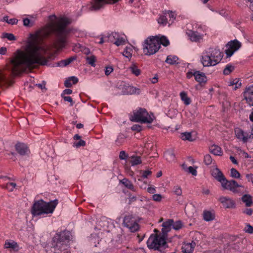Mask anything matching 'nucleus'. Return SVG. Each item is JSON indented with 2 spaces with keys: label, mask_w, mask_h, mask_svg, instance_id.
Here are the masks:
<instances>
[{
  "label": "nucleus",
  "mask_w": 253,
  "mask_h": 253,
  "mask_svg": "<svg viewBox=\"0 0 253 253\" xmlns=\"http://www.w3.org/2000/svg\"><path fill=\"white\" fill-rule=\"evenodd\" d=\"M69 24L66 18L61 19L57 23L46 26L38 30L32 35V40L26 46L25 51L17 50L11 60V73L17 75L24 72L26 68H31L35 65H45L47 60L44 55L48 49L40 44V42L48 37L52 33L55 37V47L58 49L64 48L67 42V37L69 31L67 28Z\"/></svg>",
  "instance_id": "1"
},
{
  "label": "nucleus",
  "mask_w": 253,
  "mask_h": 253,
  "mask_svg": "<svg viewBox=\"0 0 253 253\" xmlns=\"http://www.w3.org/2000/svg\"><path fill=\"white\" fill-rule=\"evenodd\" d=\"M72 239L70 232L63 231L57 233L53 238L52 246L55 251L70 253L69 248Z\"/></svg>",
  "instance_id": "2"
},
{
  "label": "nucleus",
  "mask_w": 253,
  "mask_h": 253,
  "mask_svg": "<svg viewBox=\"0 0 253 253\" xmlns=\"http://www.w3.org/2000/svg\"><path fill=\"white\" fill-rule=\"evenodd\" d=\"M57 205V200L46 202L42 200L36 201L32 207V213L34 216L52 214Z\"/></svg>",
  "instance_id": "3"
},
{
  "label": "nucleus",
  "mask_w": 253,
  "mask_h": 253,
  "mask_svg": "<svg viewBox=\"0 0 253 253\" xmlns=\"http://www.w3.org/2000/svg\"><path fill=\"white\" fill-rule=\"evenodd\" d=\"M222 53L217 48H210L202 55L201 62L204 67L214 66L221 60Z\"/></svg>",
  "instance_id": "4"
},
{
  "label": "nucleus",
  "mask_w": 253,
  "mask_h": 253,
  "mask_svg": "<svg viewBox=\"0 0 253 253\" xmlns=\"http://www.w3.org/2000/svg\"><path fill=\"white\" fill-rule=\"evenodd\" d=\"M155 119L153 113L149 114L146 109L142 108L133 111L132 114L129 115V120L131 122L140 123L141 124H150Z\"/></svg>",
  "instance_id": "5"
},
{
  "label": "nucleus",
  "mask_w": 253,
  "mask_h": 253,
  "mask_svg": "<svg viewBox=\"0 0 253 253\" xmlns=\"http://www.w3.org/2000/svg\"><path fill=\"white\" fill-rule=\"evenodd\" d=\"M160 46L154 37L147 38L143 44V52L145 55H151L156 53L160 49Z\"/></svg>",
  "instance_id": "6"
},
{
  "label": "nucleus",
  "mask_w": 253,
  "mask_h": 253,
  "mask_svg": "<svg viewBox=\"0 0 253 253\" xmlns=\"http://www.w3.org/2000/svg\"><path fill=\"white\" fill-rule=\"evenodd\" d=\"M166 240L160 235H151L147 241V246L150 249L159 250L166 244Z\"/></svg>",
  "instance_id": "7"
},
{
  "label": "nucleus",
  "mask_w": 253,
  "mask_h": 253,
  "mask_svg": "<svg viewBox=\"0 0 253 253\" xmlns=\"http://www.w3.org/2000/svg\"><path fill=\"white\" fill-rule=\"evenodd\" d=\"M119 0H92L91 10H97L103 8L107 4H114Z\"/></svg>",
  "instance_id": "8"
},
{
  "label": "nucleus",
  "mask_w": 253,
  "mask_h": 253,
  "mask_svg": "<svg viewBox=\"0 0 253 253\" xmlns=\"http://www.w3.org/2000/svg\"><path fill=\"white\" fill-rule=\"evenodd\" d=\"M124 224L132 232L137 231L139 228L138 224L136 222L135 220L130 215L125 217Z\"/></svg>",
  "instance_id": "9"
},
{
  "label": "nucleus",
  "mask_w": 253,
  "mask_h": 253,
  "mask_svg": "<svg viewBox=\"0 0 253 253\" xmlns=\"http://www.w3.org/2000/svg\"><path fill=\"white\" fill-rule=\"evenodd\" d=\"M221 185L223 189L229 190L233 192H237L238 188L243 187V186L239 184L236 181L233 180L228 181L226 178Z\"/></svg>",
  "instance_id": "10"
},
{
  "label": "nucleus",
  "mask_w": 253,
  "mask_h": 253,
  "mask_svg": "<svg viewBox=\"0 0 253 253\" xmlns=\"http://www.w3.org/2000/svg\"><path fill=\"white\" fill-rule=\"evenodd\" d=\"M235 134L237 137L243 141L245 142L252 136L253 137V134L250 132H245L243 131L240 127H237L235 129Z\"/></svg>",
  "instance_id": "11"
},
{
  "label": "nucleus",
  "mask_w": 253,
  "mask_h": 253,
  "mask_svg": "<svg viewBox=\"0 0 253 253\" xmlns=\"http://www.w3.org/2000/svg\"><path fill=\"white\" fill-rule=\"evenodd\" d=\"M244 96L247 103L250 106H253V85L246 88Z\"/></svg>",
  "instance_id": "12"
},
{
  "label": "nucleus",
  "mask_w": 253,
  "mask_h": 253,
  "mask_svg": "<svg viewBox=\"0 0 253 253\" xmlns=\"http://www.w3.org/2000/svg\"><path fill=\"white\" fill-rule=\"evenodd\" d=\"M211 174L216 180L220 183V184H221L226 178L222 172L217 167H214L212 169Z\"/></svg>",
  "instance_id": "13"
},
{
  "label": "nucleus",
  "mask_w": 253,
  "mask_h": 253,
  "mask_svg": "<svg viewBox=\"0 0 253 253\" xmlns=\"http://www.w3.org/2000/svg\"><path fill=\"white\" fill-rule=\"evenodd\" d=\"M219 201L222 204L223 206L227 209H233L235 208V202L231 199L226 197H221Z\"/></svg>",
  "instance_id": "14"
},
{
  "label": "nucleus",
  "mask_w": 253,
  "mask_h": 253,
  "mask_svg": "<svg viewBox=\"0 0 253 253\" xmlns=\"http://www.w3.org/2000/svg\"><path fill=\"white\" fill-rule=\"evenodd\" d=\"M196 243L194 241L185 242L182 247V251L184 253H192L196 246Z\"/></svg>",
  "instance_id": "15"
},
{
  "label": "nucleus",
  "mask_w": 253,
  "mask_h": 253,
  "mask_svg": "<svg viewBox=\"0 0 253 253\" xmlns=\"http://www.w3.org/2000/svg\"><path fill=\"white\" fill-rule=\"evenodd\" d=\"M16 151L21 155H26L29 153V149L26 144L18 142L15 145Z\"/></svg>",
  "instance_id": "16"
},
{
  "label": "nucleus",
  "mask_w": 253,
  "mask_h": 253,
  "mask_svg": "<svg viewBox=\"0 0 253 253\" xmlns=\"http://www.w3.org/2000/svg\"><path fill=\"white\" fill-rule=\"evenodd\" d=\"M86 144L85 142L82 140L81 136L78 134H76L73 137V146L76 148H79L82 146H84Z\"/></svg>",
  "instance_id": "17"
},
{
  "label": "nucleus",
  "mask_w": 253,
  "mask_h": 253,
  "mask_svg": "<svg viewBox=\"0 0 253 253\" xmlns=\"http://www.w3.org/2000/svg\"><path fill=\"white\" fill-rule=\"evenodd\" d=\"M194 78L195 80L200 84H205L207 81V78L205 74L199 71H195Z\"/></svg>",
  "instance_id": "18"
},
{
  "label": "nucleus",
  "mask_w": 253,
  "mask_h": 253,
  "mask_svg": "<svg viewBox=\"0 0 253 253\" xmlns=\"http://www.w3.org/2000/svg\"><path fill=\"white\" fill-rule=\"evenodd\" d=\"M172 220L169 219L162 224V232L164 236L166 235L172 229Z\"/></svg>",
  "instance_id": "19"
},
{
  "label": "nucleus",
  "mask_w": 253,
  "mask_h": 253,
  "mask_svg": "<svg viewBox=\"0 0 253 253\" xmlns=\"http://www.w3.org/2000/svg\"><path fill=\"white\" fill-rule=\"evenodd\" d=\"M125 94H139L140 92V89L130 85H125V90H123Z\"/></svg>",
  "instance_id": "20"
},
{
  "label": "nucleus",
  "mask_w": 253,
  "mask_h": 253,
  "mask_svg": "<svg viewBox=\"0 0 253 253\" xmlns=\"http://www.w3.org/2000/svg\"><path fill=\"white\" fill-rule=\"evenodd\" d=\"M179 137L183 140L193 141L195 140V134L193 131L184 132L180 133Z\"/></svg>",
  "instance_id": "21"
},
{
  "label": "nucleus",
  "mask_w": 253,
  "mask_h": 253,
  "mask_svg": "<svg viewBox=\"0 0 253 253\" xmlns=\"http://www.w3.org/2000/svg\"><path fill=\"white\" fill-rule=\"evenodd\" d=\"M186 34L189 38V39L192 42H198L202 39V37L197 32L192 30H189Z\"/></svg>",
  "instance_id": "22"
},
{
  "label": "nucleus",
  "mask_w": 253,
  "mask_h": 253,
  "mask_svg": "<svg viewBox=\"0 0 253 253\" xmlns=\"http://www.w3.org/2000/svg\"><path fill=\"white\" fill-rule=\"evenodd\" d=\"M4 247L5 249H10L14 251L18 250V246L16 242L12 240L5 241Z\"/></svg>",
  "instance_id": "23"
},
{
  "label": "nucleus",
  "mask_w": 253,
  "mask_h": 253,
  "mask_svg": "<svg viewBox=\"0 0 253 253\" xmlns=\"http://www.w3.org/2000/svg\"><path fill=\"white\" fill-rule=\"evenodd\" d=\"M203 217L205 221H211L214 219L215 214L213 211L206 210L203 211Z\"/></svg>",
  "instance_id": "24"
},
{
  "label": "nucleus",
  "mask_w": 253,
  "mask_h": 253,
  "mask_svg": "<svg viewBox=\"0 0 253 253\" xmlns=\"http://www.w3.org/2000/svg\"><path fill=\"white\" fill-rule=\"evenodd\" d=\"M155 39H156L157 41H158V42H159V44L161 46V44H162L163 45L165 46H167L169 44V42L168 38L164 36H162L161 37H159L158 36L154 37Z\"/></svg>",
  "instance_id": "25"
},
{
  "label": "nucleus",
  "mask_w": 253,
  "mask_h": 253,
  "mask_svg": "<svg viewBox=\"0 0 253 253\" xmlns=\"http://www.w3.org/2000/svg\"><path fill=\"white\" fill-rule=\"evenodd\" d=\"M166 160L169 162H173L175 160V155L172 149L168 150L164 154Z\"/></svg>",
  "instance_id": "26"
},
{
  "label": "nucleus",
  "mask_w": 253,
  "mask_h": 253,
  "mask_svg": "<svg viewBox=\"0 0 253 253\" xmlns=\"http://www.w3.org/2000/svg\"><path fill=\"white\" fill-rule=\"evenodd\" d=\"M182 169L185 172L191 174L193 176H196L197 174V171L196 167H193L191 166L187 167L185 164H182L181 165Z\"/></svg>",
  "instance_id": "27"
},
{
  "label": "nucleus",
  "mask_w": 253,
  "mask_h": 253,
  "mask_svg": "<svg viewBox=\"0 0 253 253\" xmlns=\"http://www.w3.org/2000/svg\"><path fill=\"white\" fill-rule=\"evenodd\" d=\"M226 46L234 50L235 51L239 49L241 46V43L237 40L231 41L228 42Z\"/></svg>",
  "instance_id": "28"
},
{
  "label": "nucleus",
  "mask_w": 253,
  "mask_h": 253,
  "mask_svg": "<svg viewBox=\"0 0 253 253\" xmlns=\"http://www.w3.org/2000/svg\"><path fill=\"white\" fill-rule=\"evenodd\" d=\"M210 151L211 153L214 155L221 156L223 153L221 148L216 145H212L211 146Z\"/></svg>",
  "instance_id": "29"
},
{
  "label": "nucleus",
  "mask_w": 253,
  "mask_h": 253,
  "mask_svg": "<svg viewBox=\"0 0 253 253\" xmlns=\"http://www.w3.org/2000/svg\"><path fill=\"white\" fill-rule=\"evenodd\" d=\"M76 59V56H71L68 59L60 61L58 63L59 66H66Z\"/></svg>",
  "instance_id": "30"
},
{
  "label": "nucleus",
  "mask_w": 253,
  "mask_h": 253,
  "mask_svg": "<svg viewBox=\"0 0 253 253\" xmlns=\"http://www.w3.org/2000/svg\"><path fill=\"white\" fill-rule=\"evenodd\" d=\"M121 182L125 185L126 187L127 188L133 191H135L136 189L134 187V185L132 184V182L126 178H124L122 180H121Z\"/></svg>",
  "instance_id": "31"
},
{
  "label": "nucleus",
  "mask_w": 253,
  "mask_h": 253,
  "mask_svg": "<svg viewBox=\"0 0 253 253\" xmlns=\"http://www.w3.org/2000/svg\"><path fill=\"white\" fill-rule=\"evenodd\" d=\"M130 163L132 166L140 164L142 162L140 157L137 156H132L130 157Z\"/></svg>",
  "instance_id": "32"
},
{
  "label": "nucleus",
  "mask_w": 253,
  "mask_h": 253,
  "mask_svg": "<svg viewBox=\"0 0 253 253\" xmlns=\"http://www.w3.org/2000/svg\"><path fill=\"white\" fill-rule=\"evenodd\" d=\"M178 58L176 56L169 55L167 57L166 62L170 65L178 64Z\"/></svg>",
  "instance_id": "33"
},
{
  "label": "nucleus",
  "mask_w": 253,
  "mask_h": 253,
  "mask_svg": "<svg viewBox=\"0 0 253 253\" xmlns=\"http://www.w3.org/2000/svg\"><path fill=\"white\" fill-rule=\"evenodd\" d=\"M242 201L246 204L247 207H250L253 204V200L252 197L249 195L246 194L242 197Z\"/></svg>",
  "instance_id": "34"
},
{
  "label": "nucleus",
  "mask_w": 253,
  "mask_h": 253,
  "mask_svg": "<svg viewBox=\"0 0 253 253\" xmlns=\"http://www.w3.org/2000/svg\"><path fill=\"white\" fill-rule=\"evenodd\" d=\"M129 69L130 71L136 76H138L140 75L141 71L138 68V67L135 64H132L129 67Z\"/></svg>",
  "instance_id": "35"
},
{
  "label": "nucleus",
  "mask_w": 253,
  "mask_h": 253,
  "mask_svg": "<svg viewBox=\"0 0 253 253\" xmlns=\"http://www.w3.org/2000/svg\"><path fill=\"white\" fill-rule=\"evenodd\" d=\"M181 99L183 101L186 105H189L191 103V99L187 96V93L185 91H182L180 93Z\"/></svg>",
  "instance_id": "36"
},
{
  "label": "nucleus",
  "mask_w": 253,
  "mask_h": 253,
  "mask_svg": "<svg viewBox=\"0 0 253 253\" xmlns=\"http://www.w3.org/2000/svg\"><path fill=\"white\" fill-rule=\"evenodd\" d=\"M126 137V136L125 135L123 134L119 135L115 141L116 145L117 146H120L122 145L124 143Z\"/></svg>",
  "instance_id": "37"
},
{
  "label": "nucleus",
  "mask_w": 253,
  "mask_h": 253,
  "mask_svg": "<svg viewBox=\"0 0 253 253\" xmlns=\"http://www.w3.org/2000/svg\"><path fill=\"white\" fill-rule=\"evenodd\" d=\"M235 69V67L231 64H227L223 70V74L228 75Z\"/></svg>",
  "instance_id": "38"
},
{
  "label": "nucleus",
  "mask_w": 253,
  "mask_h": 253,
  "mask_svg": "<svg viewBox=\"0 0 253 253\" xmlns=\"http://www.w3.org/2000/svg\"><path fill=\"white\" fill-rule=\"evenodd\" d=\"M132 49L130 47H126L123 53L124 56L127 58H130L132 56Z\"/></svg>",
  "instance_id": "39"
},
{
  "label": "nucleus",
  "mask_w": 253,
  "mask_h": 253,
  "mask_svg": "<svg viewBox=\"0 0 253 253\" xmlns=\"http://www.w3.org/2000/svg\"><path fill=\"white\" fill-rule=\"evenodd\" d=\"M87 62L92 67L95 66L96 57L94 55H91L86 57Z\"/></svg>",
  "instance_id": "40"
},
{
  "label": "nucleus",
  "mask_w": 253,
  "mask_h": 253,
  "mask_svg": "<svg viewBox=\"0 0 253 253\" xmlns=\"http://www.w3.org/2000/svg\"><path fill=\"white\" fill-rule=\"evenodd\" d=\"M110 221L105 217L102 218V220L99 222V225L103 227V228H105V227H108L109 226Z\"/></svg>",
  "instance_id": "41"
},
{
  "label": "nucleus",
  "mask_w": 253,
  "mask_h": 253,
  "mask_svg": "<svg viewBox=\"0 0 253 253\" xmlns=\"http://www.w3.org/2000/svg\"><path fill=\"white\" fill-rule=\"evenodd\" d=\"M157 21L159 24L163 26L166 25L168 23L167 18L165 15H160Z\"/></svg>",
  "instance_id": "42"
},
{
  "label": "nucleus",
  "mask_w": 253,
  "mask_h": 253,
  "mask_svg": "<svg viewBox=\"0 0 253 253\" xmlns=\"http://www.w3.org/2000/svg\"><path fill=\"white\" fill-rule=\"evenodd\" d=\"M230 175L232 177L235 178H240L241 177L240 173L236 169L234 168L231 169Z\"/></svg>",
  "instance_id": "43"
},
{
  "label": "nucleus",
  "mask_w": 253,
  "mask_h": 253,
  "mask_svg": "<svg viewBox=\"0 0 253 253\" xmlns=\"http://www.w3.org/2000/svg\"><path fill=\"white\" fill-rule=\"evenodd\" d=\"M2 38H6L8 40L11 41L16 40L15 37L14 36L13 34H11V33H3L2 34Z\"/></svg>",
  "instance_id": "44"
},
{
  "label": "nucleus",
  "mask_w": 253,
  "mask_h": 253,
  "mask_svg": "<svg viewBox=\"0 0 253 253\" xmlns=\"http://www.w3.org/2000/svg\"><path fill=\"white\" fill-rule=\"evenodd\" d=\"M16 184L14 182L7 183L5 186V188L9 191H12L15 188Z\"/></svg>",
  "instance_id": "45"
},
{
  "label": "nucleus",
  "mask_w": 253,
  "mask_h": 253,
  "mask_svg": "<svg viewBox=\"0 0 253 253\" xmlns=\"http://www.w3.org/2000/svg\"><path fill=\"white\" fill-rule=\"evenodd\" d=\"M125 40L123 38H120L119 36L117 38L116 40L114 42V44L117 46H120L125 44Z\"/></svg>",
  "instance_id": "46"
},
{
  "label": "nucleus",
  "mask_w": 253,
  "mask_h": 253,
  "mask_svg": "<svg viewBox=\"0 0 253 253\" xmlns=\"http://www.w3.org/2000/svg\"><path fill=\"white\" fill-rule=\"evenodd\" d=\"M204 162L206 165H209L212 163V158L210 155L207 154L204 158Z\"/></svg>",
  "instance_id": "47"
},
{
  "label": "nucleus",
  "mask_w": 253,
  "mask_h": 253,
  "mask_svg": "<svg viewBox=\"0 0 253 253\" xmlns=\"http://www.w3.org/2000/svg\"><path fill=\"white\" fill-rule=\"evenodd\" d=\"M182 223L180 221H177L174 222L173 220H172V228L175 230H179L182 227Z\"/></svg>",
  "instance_id": "48"
},
{
  "label": "nucleus",
  "mask_w": 253,
  "mask_h": 253,
  "mask_svg": "<svg viewBox=\"0 0 253 253\" xmlns=\"http://www.w3.org/2000/svg\"><path fill=\"white\" fill-rule=\"evenodd\" d=\"M61 97L63 98L64 100L66 102H68L70 103V105L71 106H73L74 105V101L73 100V99L71 97L66 95L61 96Z\"/></svg>",
  "instance_id": "49"
},
{
  "label": "nucleus",
  "mask_w": 253,
  "mask_h": 253,
  "mask_svg": "<svg viewBox=\"0 0 253 253\" xmlns=\"http://www.w3.org/2000/svg\"><path fill=\"white\" fill-rule=\"evenodd\" d=\"M119 37V35L117 33H112L108 36V40L110 41L111 42L114 43V42L116 40L117 38Z\"/></svg>",
  "instance_id": "50"
},
{
  "label": "nucleus",
  "mask_w": 253,
  "mask_h": 253,
  "mask_svg": "<svg viewBox=\"0 0 253 253\" xmlns=\"http://www.w3.org/2000/svg\"><path fill=\"white\" fill-rule=\"evenodd\" d=\"M244 231L248 233L253 234V227L251 225L247 224H246Z\"/></svg>",
  "instance_id": "51"
},
{
  "label": "nucleus",
  "mask_w": 253,
  "mask_h": 253,
  "mask_svg": "<svg viewBox=\"0 0 253 253\" xmlns=\"http://www.w3.org/2000/svg\"><path fill=\"white\" fill-rule=\"evenodd\" d=\"M173 192L175 194L180 196L182 194V190L178 186H175L173 188Z\"/></svg>",
  "instance_id": "52"
},
{
  "label": "nucleus",
  "mask_w": 253,
  "mask_h": 253,
  "mask_svg": "<svg viewBox=\"0 0 253 253\" xmlns=\"http://www.w3.org/2000/svg\"><path fill=\"white\" fill-rule=\"evenodd\" d=\"M152 198L153 200L156 202H160L161 201L163 197L161 194H155L153 195Z\"/></svg>",
  "instance_id": "53"
},
{
  "label": "nucleus",
  "mask_w": 253,
  "mask_h": 253,
  "mask_svg": "<svg viewBox=\"0 0 253 253\" xmlns=\"http://www.w3.org/2000/svg\"><path fill=\"white\" fill-rule=\"evenodd\" d=\"M104 71H105V74L106 76H108L113 71V68L111 66L106 67Z\"/></svg>",
  "instance_id": "54"
},
{
  "label": "nucleus",
  "mask_w": 253,
  "mask_h": 253,
  "mask_svg": "<svg viewBox=\"0 0 253 253\" xmlns=\"http://www.w3.org/2000/svg\"><path fill=\"white\" fill-rule=\"evenodd\" d=\"M23 25L25 26L32 27L33 26V23L31 22L30 20L28 18H26L23 19Z\"/></svg>",
  "instance_id": "55"
},
{
  "label": "nucleus",
  "mask_w": 253,
  "mask_h": 253,
  "mask_svg": "<svg viewBox=\"0 0 253 253\" xmlns=\"http://www.w3.org/2000/svg\"><path fill=\"white\" fill-rule=\"evenodd\" d=\"M142 173V177L144 178H147L152 173V172L150 170H146L141 172Z\"/></svg>",
  "instance_id": "56"
},
{
  "label": "nucleus",
  "mask_w": 253,
  "mask_h": 253,
  "mask_svg": "<svg viewBox=\"0 0 253 253\" xmlns=\"http://www.w3.org/2000/svg\"><path fill=\"white\" fill-rule=\"evenodd\" d=\"M235 51L232 48H229L225 50V53L227 57L231 56Z\"/></svg>",
  "instance_id": "57"
},
{
  "label": "nucleus",
  "mask_w": 253,
  "mask_h": 253,
  "mask_svg": "<svg viewBox=\"0 0 253 253\" xmlns=\"http://www.w3.org/2000/svg\"><path fill=\"white\" fill-rule=\"evenodd\" d=\"M128 157V155L124 151H122L120 153L119 158L121 160H126Z\"/></svg>",
  "instance_id": "58"
},
{
  "label": "nucleus",
  "mask_w": 253,
  "mask_h": 253,
  "mask_svg": "<svg viewBox=\"0 0 253 253\" xmlns=\"http://www.w3.org/2000/svg\"><path fill=\"white\" fill-rule=\"evenodd\" d=\"M64 85L66 87H71L72 86V84L71 83V79H70V77H69L68 79H67L64 82Z\"/></svg>",
  "instance_id": "59"
},
{
  "label": "nucleus",
  "mask_w": 253,
  "mask_h": 253,
  "mask_svg": "<svg viewBox=\"0 0 253 253\" xmlns=\"http://www.w3.org/2000/svg\"><path fill=\"white\" fill-rule=\"evenodd\" d=\"M235 81H236V83H235V87H234V89L235 90H236L237 88L241 87L242 84L239 79H235Z\"/></svg>",
  "instance_id": "60"
},
{
  "label": "nucleus",
  "mask_w": 253,
  "mask_h": 253,
  "mask_svg": "<svg viewBox=\"0 0 253 253\" xmlns=\"http://www.w3.org/2000/svg\"><path fill=\"white\" fill-rule=\"evenodd\" d=\"M148 192L151 194H154L156 192V187L153 186H149L147 188Z\"/></svg>",
  "instance_id": "61"
},
{
  "label": "nucleus",
  "mask_w": 253,
  "mask_h": 253,
  "mask_svg": "<svg viewBox=\"0 0 253 253\" xmlns=\"http://www.w3.org/2000/svg\"><path fill=\"white\" fill-rule=\"evenodd\" d=\"M73 92V91L71 89H66L64 90L61 95V96H64L66 95L71 94Z\"/></svg>",
  "instance_id": "62"
},
{
  "label": "nucleus",
  "mask_w": 253,
  "mask_h": 253,
  "mask_svg": "<svg viewBox=\"0 0 253 253\" xmlns=\"http://www.w3.org/2000/svg\"><path fill=\"white\" fill-rule=\"evenodd\" d=\"M246 176L248 181L251 182L253 183V174H247Z\"/></svg>",
  "instance_id": "63"
},
{
  "label": "nucleus",
  "mask_w": 253,
  "mask_h": 253,
  "mask_svg": "<svg viewBox=\"0 0 253 253\" xmlns=\"http://www.w3.org/2000/svg\"><path fill=\"white\" fill-rule=\"evenodd\" d=\"M204 253H221L220 250H208L204 252Z\"/></svg>",
  "instance_id": "64"
}]
</instances>
